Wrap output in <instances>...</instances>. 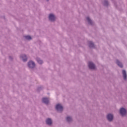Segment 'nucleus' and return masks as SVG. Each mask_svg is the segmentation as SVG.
<instances>
[{
  "label": "nucleus",
  "instance_id": "f257e3e1",
  "mask_svg": "<svg viewBox=\"0 0 127 127\" xmlns=\"http://www.w3.org/2000/svg\"><path fill=\"white\" fill-rule=\"evenodd\" d=\"M56 109L58 112H62L63 111V107L61 104H57L56 106Z\"/></svg>",
  "mask_w": 127,
  "mask_h": 127
},
{
  "label": "nucleus",
  "instance_id": "f03ea898",
  "mask_svg": "<svg viewBox=\"0 0 127 127\" xmlns=\"http://www.w3.org/2000/svg\"><path fill=\"white\" fill-rule=\"evenodd\" d=\"M120 113L122 117H124V116H126V115H127V111L125 109V108H123L120 109Z\"/></svg>",
  "mask_w": 127,
  "mask_h": 127
},
{
  "label": "nucleus",
  "instance_id": "7ed1b4c3",
  "mask_svg": "<svg viewBox=\"0 0 127 127\" xmlns=\"http://www.w3.org/2000/svg\"><path fill=\"white\" fill-rule=\"evenodd\" d=\"M28 65L29 68H34L35 67V64L32 61L29 62Z\"/></svg>",
  "mask_w": 127,
  "mask_h": 127
},
{
  "label": "nucleus",
  "instance_id": "20e7f679",
  "mask_svg": "<svg viewBox=\"0 0 127 127\" xmlns=\"http://www.w3.org/2000/svg\"><path fill=\"white\" fill-rule=\"evenodd\" d=\"M49 18L51 21H54L56 19L55 16L53 14H50L49 16Z\"/></svg>",
  "mask_w": 127,
  "mask_h": 127
},
{
  "label": "nucleus",
  "instance_id": "39448f33",
  "mask_svg": "<svg viewBox=\"0 0 127 127\" xmlns=\"http://www.w3.org/2000/svg\"><path fill=\"white\" fill-rule=\"evenodd\" d=\"M88 66L90 69H95L96 68L95 64L91 62L89 63Z\"/></svg>",
  "mask_w": 127,
  "mask_h": 127
},
{
  "label": "nucleus",
  "instance_id": "423d86ee",
  "mask_svg": "<svg viewBox=\"0 0 127 127\" xmlns=\"http://www.w3.org/2000/svg\"><path fill=\"white\" fill-rule=\"evenodd\" d=\"M113 118H114V116L112 114H108L107 115V120L109 122H112V121H113Z\"/></svg>",
  "mask_w": 127,
  "mask_h": 127
},
{
  "label": "nucleus",
  "instance_id": "0eeeda50",
  "mask_svg": "<svg viewBox=\"0 0 127 127\" xmlns=\"http://www.w3.org/2000/svg\"><path fill=\"white\" fill-rule=\"evenodd\" d=\"M46 122L47 125H48L49 126H50L52 124V120H51L50 119H47Z\"/></svg>",
  "mask_w": 127,
  "mask_h": 127
},
{
  "label": "nucleus",
  "instance_id": "6e6552de",
  "mask_svg": "<svg viewBox=\"0 0 127 127\" xmlns=\"http://www.w3.org/2000/svg\"><path fill=\"white\" fill-rule=\"evenodd\" d=\"M122 73L123 74V77H124V80H127V72H126V70H123L122 71Z\"/></svg>",
  "mask_w": 127,
  "mask_h": 127
},
{
  "label": "nucleus",
  "instance_id": "1a4fd4ad",
  "mask_svg": "<svg viewBox=\"0 0 127 127\" xmlns=\"http://www.w3.org/2000/svg\"><path fill=\"white\" fill-rule=\"evenodd\" d=\"M43 102L45 104H47L49 103V100H48V98H43Z\"/></svg>",
  "mask_w": 127,
  "mask_h": 127
},
{
  "label": "nucleus",
  "instance_id": "9d476101",
  "mask_svg": "<svg viewBox=\"0 0 127 127\" xmlns=\"http://www.w3.org/2000/svg\"><path fill=\"white\" fill-rule=\"evenodd\" d=\"M21 58L24 62H25V61H27V58H26V56L25 55L22 56Z\"/></svg>",
  "mask_w": 127,
  "mask_h": 127
},
{
  "label": "nucleus",
  "instance_id": "9b49d317",
  "mask_svg": "<svg viewBox=\"0 0 127 127\" xmlns=\"http://www.w3.org/2000/svg\"><path fill=\"white\" fill-rule=\"evenodd\" d=\"M116 63L118 65V66H120L121 68H123V64H122L121 62L119 61V60L116 61Z\"/></svg>",
  "mask_w": 127,
  "mask_h": 127
},
{
  "label": "nucleus",
  "instance_id": "f8f14e48",
  "mask_svg": "<svg viewBox=\"0 0 127 127\" xmlns=\"http://www.w3.org/2000/svg\"><path fill=\"white\" fill-rule=\"evenodd\" d=\"M37 61L39 64H42L43 63V62L40 59H37Z\"/></svg>",
  "mask_w": 127,
  "mask_h": 127
},
{
  "label": "nucleus",
  "instance_id": "ddd939ff",
  "mask_svg": "<svg viewBox=\"0 0 127 127\" xmlns=\"http://www.w3.org/2000/svg\"><path fill=\"white\" fill-rule=\"evenodd\" d=\"M25 38L27 39V40H31V37L30 36H25Z\"/></svg>",
  "mask_w": 127,
  "mask_h": 127
},
{
  "label": "nucleus",
  "instance_id": "4468645a",
  "mask_svg": "<svg viewBox=\"0 0 127 127\" xmlns=\"http://www.w3.org/2000/svg\"><path fill=\"white\" fill-rule=\"evenodd\" d=\"M66 121L67 122H71L72 121V118L70 117H67L66 118Z\"/></svg>",
  "mask_w": 127,
  "mask_h": 127
},
{
  "label": "nucleus",
  "instance_id": "2eb2a0df",
  "mask_svg": "<svg viewBox=\"0 0 127 127\" xmlns=\"http://www.w3.org/2000/svg\"><path fill=\"white\" fill-rule=\"evenodd\" d=\"M86 18H87V20L88 22H89L91 24L92 23V20H91V19H90V18H89V17H87Z\"/></svg>",
  "mask_w": 127,
  "mask_h": 127
},
{
  "label": "nucleus",
  "instance_id": "dca6fc26",
  "mask_svg": "<svg viewBox=\"0 0 127 127\" xmlns=\"http://www.w3.org/2000/svg\"><path fill=\"white\" fill-rule=\"evenodd\" d=\"M89 47H94V43H93L92 42H89Z\"/></svg>",
  "mask_w": 127,
  "mask_h": 127
},
{
  "label": "nucleus",
  "instance_id": "f3484780",
  "mask_svg": "<svg viewBox=\"0 0 127 127\" xmlns=\"http://www.w3.org/2000/svg\"><path fill=\"white\" fill-rule=\"evenodd\" d=\"M105 5H108V1L107 0H105Z\"/></svg>",
  "mask_w": 127,
  "mask_h": 127
}]
</instances>
